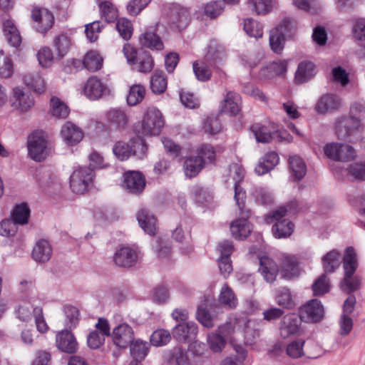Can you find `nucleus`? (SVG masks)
<instances>
[{"label":"nucleus","instance_id":"1","mask_svg":"<svg viewBox=\"0 0 365 365\" xmlns=\"http://www.w3.org/2000/svg\"><path fill=\"white\" fill-rule=\"evenodd\" d=\"M297 202H291L289 205L279 207L266 217L267 223L275 221L272 231L276 238H285L289 237L294 230V224L284 217L294 215L297 212Z\"/></svg>","mask_w":365,"mask_h":365},{"label":"nucleus","instance_id":"2","mask_svg":"<svg viewBox=\"0 0 365 365\" xmlns=\"http://www.w3.org/2000/svg\"><path fill=\"white\" fill-rule=\"evenodd\" d=\"M358 267L357 257L353 247H347L343 259V268L344 277L341 282L340 287L346 293H351L358 290L361 287V279L354 276Z\"/></svg>","mask_w":365,"mask_h":365},{"label":"nucleus","instance_id":"3","mask_svg":"<svg viewBox=\"0 0 365 365\" xmlns=\"http://www.w3.org/2000/svg\"><path fill=\"white\" fill-rule=\"evenodd\" d=\"M164 124L161 112L155 108H149L145 113L139 128L136 127V131L145 136L158 135Z\"/></svg>","mask_w":365,"mask_h":365},{"label":"nucleus","instance_id":"4","mask_svg":"<svg viewBox=\"0 0 365 365\" xmlns=\"http://www.w3.org/2000/svg\"><path fill=\"white\" fill-rule=\"evenodd\" d=\"M94 171L81 166L76 168L70 177V187L76 194H83L93 185Z\"/></svg>","mask_w":365,"mask_h":365},{"label":"nucleus","instance_id":"5","mask_svg":"<svg viewBox=\"0 0 365 365\" xmlns=\"http://www.w3.org/2000/svg\"><path fill=\"white\" fill-rule=\"evenodd\" d=\"M10 105L19 113L29 112L35 105V100L32 94L21 87H15L12 90Z\"/></svg>","mask_w":365,"mask_h":365},{"label":"nucleus","instance_id":"6","mask_svg":"<svg viewBox=\"0 0 365 365\" xmlns=\"http://www.w3.org/2000/svg\"><path fill=\"white\" fill-rule=\"evenodd\" d=\"M27 148L29 155L35 161L41 162L49 154L47 140L38 133H34L29 137Z\"/></svg>","mask_w":365,"mask_h":365},{"label":"nucleus","instance_id":"7","mask_svg":"<svg viewBox=\"0 0 365 365\" xmlns=\"http://www.w3.org/2000/svg\"><path fill=\"white\" fill-rule=\"evenodd\" d=\"M324 317V308L318 299H311L299 309V317L305 322H317Z\"/></svg>","mask_w":365,"mask_h":365},{"label":"nucleus","instance_id":"8","mask_svg":"<svg viewBox=\"0 0 365 365\" xmlns=\"http://www.w3.org/2000/svg\"><path fill=\"white\" fill-rule=\"evenodd\" d=\"M324 151L328 158L338 161L350 160L356 155L355 150L351 146L336 143H327L324 148Z\"/></svg>","mask_w":365,"mask_h":365},{"label":"nucleus","instance_id":"9","mask_svg":"<svg viewBox=\"0 0 365 365\" xmlns=\"http://www.w3.org/2000/svg\"><path fill=\"white\" fill-rule=\"evenodd\" d=\"M293 24L289 19H284L281 24L270 31L269 34V45L271 49L277 53H280L284 48V34L290 31Z\"/></svg>","mask_w":365,"mask_h":365},{"label":"nucleus","instance_id":"10","mask_svg":"<svg viewBox=\"0 0 365 365\" xmlns=\"http://www.w3.org/2000/svg\"><path fill=\"white\" fill-rule=\"evenodd\" d=\"M335 132L339 138L344 140L358 133L361 134L359 120L353 117L340 118L336 122Z\"/></svg>","mask_w":365,"mask_h":365},{"label":"nucleus","instance_id":"11","mask_svg":"<svg viewBox=\"0 0 365 365\" xmlns=\"http://www.w3.org/2000/svg\"><path fill=\"white\" fill-rule=\"evenodd\" d=\"M113 343L118 348L125 349L135 339L133 328L126 323L115 327L111 333Z\"/></svg>","mask_w":365,"mask_h":365},{"label":"nucleus","instance_id":"12","mask_svg":"<svg viewBox=\"0 0 365 365\" xmlns=\"http://www.w3.org/2000/svg\"><path fill=\"white\" fill-rule=\"evenodd\" d=\"M230 175L235 180V200L242 212L245 207V200L246 198L245 191L240 186V182L245 176L244 169L238 164H233L230 167Z\"/></svg>","mask_w":365,"mask_h":365},{"label":"nucleus","instance_id":"13","mask_svg":"<svg viewBox=\"0 0 365 365\" xmlns=\"http://www.w3.org/2000/svg\"><path fill=\"white\" fill-rule=\"evenodd\" d=\"M250 129L256 140L259 143H269L276 137L282 138V133L277 130L273 123H269L267 125L255 123Z\"/></svg>","mask_w":365,"mask_h":365},{"label":"nucleus","instance_id":"14","mask_svg":"<svg viewBox=\"0 0 365 365\" xmlns=\"http://www.w3.org/2000/svg\"><path fill=\"white\" fill-rule=\"evenodd\" d=\"M83 91L88 98L98 100L108 92V87L98 77L91 76L86 81Z\"/></svg>","mask_w":365,"mask_h":365},{"label":"nucleus","instance_id":"15","mask_svg":"<svg viewBox=\"0 0 365 365\" xmlns=\"http://www.w3.org/2000/svg\"><path fill=\"white\" fill-rule=\"evenodd\" d=\"M31 18L36 23V29L41 33L47 31L53 24V14L45 8H34L31 11Z\"/></svg>","mask_w":365,"mask_h":365},{"label":"nucleus","instance_id":"16","mask_svg":"<svg viewBox=\"0 0 365 365\" xmlns=\"http://www.w3.org/2000/svg\"><path fill=\"white\" fill-rule=\"evenodd\" d=\"M300 318L294 314L285 315L279 325V335L282 339H287L297 334L301 329Z\"/></svg>","mask_w":365,"mask_h":365},{"label":"nucleus","instance_id":"17","mask_svg":"<svg viewBox=\"0 0 365 365\" xmlns=\"http://www.w3.org/2000/svg\"><path fill=\"white\" fill-rule=\"evenodd\" d=\"M61 136L68 145H74L80 143L83 133L82 130L71 121H66L61 130Z\"/></svg>","mask_w":365,"mask_h":365},{"label":"nucleus","instance_id":"18","mask_svg":"<svg viewBox=\"0 0 365 365\" xmlns=\"http://www.w3.org/2000/svg\"><path fill=\"white\" fill-rule=\"evenodd\" d=\"M124 187L130 193H141L145 187V179L140 172H127L124 175Z\"/></svg>","mask_w":365,"mask_h":365},{"label":"nucleus","instance_id":"19","mask_svg":"<svg viewBox=\"0 0 365 365\" xmlns=\"http://www.w3.org/2000/svg\"><path fill=\"white\" fill-rule=\"evenodd\" d=\"M241 109V98L239 94L233 91H228L220 103L221 113L235 115Z\"/></svg>","mask_w":365,"mask_h":365},{"label":"nucleus","instance_id":"20","mask_svg":"<svg viewBox=\"0 0 365 365\" xmlns=\"http://www.w3.org/2000/svg\"><path fill=\"white\" fill-rule=\"evenodd\" d=\"M282 276L287 279L297 277L300 274L298 260L294 255H284L281 263Z\"/></svg>","mask_w":365,"mask_h":365},{"label":"nucleus","instance_id":"21","mask_svg":"<svg viewBox=\"0 0 365 365\" xmlns=\"http://www.w3.org/2000/svg\"><path fill=\"white\" fill-rule=\"evenodd\" d=\"M197 334V326L193 322L180 323L173 329V334L180 341H186L195 338Z\"/></svg>","mask_w":365,"mask_h":365},{"label":"nucleus","instance_id":"22","mask_svg":"<svg viewBox=\"0 0 365 365\" xmlns=\"http://www.w3.org/2000/svg\"><path fill=\"white\" fill-rule=\"evenodd\" d=\"M341 106V99L333 94H326L322 96L316 105V110L322 114L334 112Z\"/></svg>","mask_w":365,"mask_h":365},{"label":"nucleus","instance_id":"23","mask_svg":"<svg viewBox=\"0 0 365 365\" xmlns=\"http://www.w3.org/2000/svg\"><path fill=\"white\" fill-rule=\"evenodd\" d=\"M246 324L247 321L244 319H234L220 326L216 331L225 337L227 341L233 344V334L240 331V328Z\"/></svg>","mask_w":365,"mask_h":365},{"label":"nucleus","instance_id":"24","mask_svg":"<svg viewBox=\"0 0 365 365\" xmlns=\"http://www.w3.org/2000/svg\"><path fill=\"white\" fill-rule=\"evenodd\" d=\"M137 259V252L129 247L120 248L114 255V262L120 267H131L136 263Z\"/></svg>","mask_w":365,"mask_h":365},{"label":"nucleus","instance_id":"25","mask_svg":"<svg viewBox=\"0 0 365 365\" xmlns=\"http://www.w3.org/2000/svg\"><path fill=\"white\" fill-rule=\"evenodd\" d=\"M57 347L62 351L73 353L77 349V342L74 336L68 330H63L56 334Z\"/></svg>","mask_w":365,"mask_h":365},{"label":"nucleus","instance_id":"26","mask_svg":"<svg viewBox=\"0 0 365 365\" xmlns=\"http://www.w3.org/2000/svg\"><path fill=\"white\" fill-rule=\"evenodd\" d=\"M53 249L48 241L46 240H38L32 250V258L38 262L44 263L48 262L52 257Z\"/></svg>","mask_w":365,"mask_h":365},{"label":"nucleus","instance_id":"27","mask_svg":"<svg viewBox=\"0 0 365 365\" xmlns=\"http://www.w3.org/2000/svg\"><path fill=\"white\" fill-rule=\"evenodd\" d=\"M23 83L34 92L41 94L46 90L44 78L37 72H29L23 75Z\"/></svg>","mask_w":365,"mask_h":365},{"label":"nucleus","instance_id":"28","mask_svg":"<svg viewBox=\"0 0 365 365\" xmlns=\"http://www.w3.org/2000/svg\"><path fill=\"white\" fill-rule=\"evenodd\" d=\"M259 271L267 282L275 280L278 273V266L276 262L267 256L259 258Z\"/></svg>","mask_w":365,"mask_h":365},{"label":"nucleus","instance_id":"29","mask_svg":"<svg viewBox=\"0 0 365 365\" xmlns=\"http://www.w3.org/2000/svg\"><path fill=\"white\" fill-rule=\"evenodd\" d=\"M105 116L108 126L110 128H123L128 121V115L120 109H110L106 113Z\"/></svg>","mask_w":365,"mask_h":365},{"label":"nucleus","instance_id":"30","mask_svg":"<svg viewBox=\"0 0 365 365\" xmlns=\"http://www.w3.org/2000/svg\"><path fill=\"white\" fill-rule=\"evenodd\" d=\"M137 220L145 232L150 235L155 234L157 220L154 215L150 214L148 210L145 209L140 210L137 213Z\"/></svg>","mask_w":365,"mask_h":365},{"label":"nucleus","instance_id":"31","mask_svg":"<svg viewBox=\"0 0 365 365\" xmlns=\"http://www.w3.org/2000/svg\"><path fill=\"white\" fill-rule=\"evenodd\" d=\"M141 47L152 50L161 51L164 48L161 38L153 31H145L141 34L138 38Z\"/></svg>","mask_w":365,"mask_h":365},{"label":"nucleus","instance_id":"32","mask_svg":"<svg viewBox=\"0 0 365 365\" xmlns=\"http://www.w3.org/2000/svg\"><path fill=\"white\" fill-rule=\"evenodd\" d=\"M40 304L38 299L31 298V299L21 300L16 310V314L19 319L23 322H28L31 319L32 314H34V308Z\"/></svg>","mask_w":365,"mask_h":365},{"label":"nucleus","instance_id":"33","mask_svg":"<svg viewBox=\"0 0 365 365\" xmlns=\"http://www.w3.org/2000/svg\"><path fill=\"white\" fill-rule=\"evenodd\" d=\"M279 161V158L277 153L269 152L261 158L255 168V172L258 175H264L273 169Z\"/></svg>","mask_w":365,"mask_h":365},{"label":"nucleus","instance_id":"34","mask_svg":"<svg viewBox=\"0 0 365 365\" xmlns=\"http://www.w3.org/2000/svg\"><path fill=\"white\" fill-rule=\"evenodd\" d=\"M100 11L101 16L108 23L115 21L118 16L117 8L110 0H96Z\"/></svg>","mask_w":365,"mask_h":365},{"label":"nucleus","instance_id":"35","mask_svg":"<svg viewBox=\"0 0 365 365\" xmlns=\"http://www.w3.org/2000/svg\"><path fill=\"white\" fill-rule=\"evenodd\" d=\"M103 63V58L97 51L91 50L83 56V65L89 71L95 72L100 70Z\"/></svg>","mask_w":365,"mask_h":365},{"label":"nucleus","instance_id":"36","mask_svg":"<svg viewBox=\"0 0 365 365\" xmlns=\"http://www.w3.org/2000/svg\"><path fill=\"white\" fill-rule=\"evenodd\" d=\"M315 74V67L309 61L301 62L295 73L294 81L297 83H303L311 79Z\"/></svg>","mask_w":365,"mask_h":365},{"label":"nucleus","instance_id":"37","mask_svg":"<svg viewBox=\"0 0 365 365\" xmlns=\"http://www.w3.org/2000/svg\"><path fill=\"white\" fill-rule=\"evenodd\" d=\"M251 225L245 218L238 219L230 225L232 235L237 240L246 238L251 232Z\"/></svg>","mask_w":365,"mask_h":365},{"label":"nucleus","instance_id":"38","mask_svg":"<svg viewBox=\"0 0 365 365\" xmlns=\"http://www.w3.org/2000/svg\"><path fill=\"white\" fill-rule=\"evenodd\" d=\"M3 31L8 41L14 47H18L21 43V36L14 23L6 20L3 24Z\"/></svg>","mask_w":365,"mask_h":365},{"label":"nucleus","instance_id":"39","mask_svg":"<svg viewBox=\"0 0 365 365\" xmlns=\"http://www.w3.org/2000/svg\"><path fill=\"white\" fill-rule=\"evenodd\" d=\"M170 21L179 29L185 28L190 21L187 10L183 8H174L170 16Z\"/></svg>","mask_w":365,"mask_h":365},{"label":"nucleus","instance_id":"40","mask_svg":"<svg viewBox=\"0 0 365 365\" xmlns=\"http://www.w3.org/2000/svg\"><path fill=\"white\" fill-rule=\"evenodd\" d=\"M49 112L56 118H66L70 113V109L60 98L53 96L50 101Z\"/></svg>","mask_w":365,"mask_h":365},{"label":"nucleus","instance_id":"41","mask_svg":"<svg viewBox=\"0 0 365 365\" xmlns=\"http://www.w3.org/2000/svg\"><path fill=\"white\" fill-rule=\"evenodd\" d=\"M130 351L134 361L143 360L148 353V344L141 339L133 340L129 344Z\"/></svg>","mask_w":365,"mask_h":365},{"label":"nucleus","instance_id":"42","mask_svg":"<svg viewBox=\"0 0 365 365\" xmlns=\"http://www.w3.org/2000/svg\"><path fill=\"white\" fill-rule=\"evenodd\" d=\"M204 166L203 160L198 157H190L184 163L185 174L189 178L196 176Z\"/></svg>","mask_w":365,"mask_h":365},{"label":"nucleus","instance_id":"43","mask_svg":"<svg viewBox=\"0 0 365 365\" xmlns=\"http://www.w3.org/2000/svg\"><path fill=\"white\" fill-rule=\"evenodd\" d=\"M227 340L217 331L207 334V343L210 349L214 353H220L226 346Z\"/></svg>","mask_w":365,"mask_h":365},{"label":"nucleus","instance_id":"44","mask_svg":"<svg viewBox=\"0 0 365 365\" xmlns=\"http://www.w3.org/2000/svg\"><path fill=\"white\" fill-rule=\"evenodd\" d=\"M322 264L325 272H333L340 265L339 252L336 250L328 252L322 258Z\"/></svg>","mask_w":365,"mask_h":365},{"label":"nucleus","instance_id":"45","mask_svg":"<svg viewBox=\"0 0 365 365\" xmlns=\"http://www.w3.org/2000/svg\"><path fill=\"white\" fill-rule=\"evenodd\" d=\"M305 341L302 339H294L285 347L287 355L292 359H298L303 356L305 353L304 351V346Z\"/></svg>","mask_w":365,"mask_h":365},{"label":"nucleus","instance_id":"46","mask_svg":"<svg viewBox=\"0 0 365 365\" xmlns=\"http://www.w3.org/2000/svg\"><path fill=\"white\" fill-rule=\"evenodd\" d=\"M219 302L223 305L234 309L237 305V299L233 291L228 287L227 284L222 287L220 295Z\"/></svg>","mask_w":365,"mask_h":365},{"label":"nucleus","instance_id":"47","mask_svg":"<svg viewBox=\"0 0 365 365\" xmlns=\"http://www.w3.org/2000/svg\"><path fill=\"white\" fill-rule=\"evenodd\" d=\"M247 6L257 14H266L271 11L273 4L272 0H248Z\"/></svg>","mask_w":365,"mask_h":365},{"label":"nucleus","instance_id":"48","mask_svg":"<svg viewBox=\"0 0 365 365\" xmlns=\"http://www.w3.org/2000/svg\"><path fill=\"white\" fill-rule=\"evenodd\" d=\"M287 67V63L286 61H274L262 71V75L266 77L282 75L286 73Z\"/></svg>","mask_w":365,"mask_h":365},{"label":"nucleus","instance_id":"49","mask_svg":"<svg viewBox=\"0 0 365 365\" xmlns=\"http://www.w3.org/2000/svg\"><path fill=\"white\" fill-rule=\"evenodd\" d=\"M289 161L292 175L296 180L302 179L306 173V165L303 160L300 157L294 155L290 157Z\"/></svg>","mask_w":365,"mask_h":365},{"label":"nucleus","instance_id":"50","mask_svg":"<svg viewBox=\"0 0 365 365\" xmlns=\"http://www.w3.org/2000/svg\"><path fill=\"white\" fill-rule=\"evenodd\" d=\"M30 215V210L26 203H21L15 206L12 211V218L19 225H24L28 222Z\"/></svg>","mask_w":365,"mask_h":365},{"label":"nucleus","instance_id":"51","mask_svg":"<svg viewBox=\"0 0 365 365\" xmlns=\"http://www.w3.org/2000/svg\"><path fill=\"white\" fill-rule=\"evenodd\" d=\"M136 69L141 73H149L154 66V61L151 55L146 51L140 53L138 57Z\"/></svg>","mask_w":365,"mask_h":365},{"label":"nucleus","instance_id":"52","mask_svg":"<svg viewBox=\"0 0 365 365\" xmlns=\"http://www.w3.org/2000/svg\"><path fill=\"white\" fill-rule=\"evenodd\" d=\"M150 88L155 93H162L165 91L167 79L162 72H155L150 80Z\"/></svg>","mask_w":365,"mask_h":365},{"label":"nucleus","instance_id":"53","mask_svg":"<svg viewBox=\"0 0 365 365\" xmlns=\"http://www.w3.org/2000/svg\"><path fill=\"white\" fill-rule=\"evenodd\" d=\"M145 89L139 84L133 85L130 89L127 97V102L130 106H135L143 101L145 97Z\"/></svg>","mask_w":365,"mask_h":365},{"label":"nucleus","instance_id":"54","mask_svg":"<svg viewBox=\"0 0 365 365\" xmlns=\"http://www.w3.org/2000/svg\"><path fill=\"white\" fill-rule=\"evenodd\" d=\"M244 29L251 37L261 38L263 35V27L260 23L252 19L245 20Z\"/></svg>","mask_w":365,"mask_h":365},{"label":"nucleus","instance_id":"55","mask_svg":"<svg viewBox=\"0 0 365 365\" xmlns=\"http://www.w3.org/2000/svg\"><path fill=\"white\" fill-rule=\"evenodd\" d=\"M193 71L196 78L201 81H208L212 75L209 66L203 61H195L192 65Z\"/></svg>","mask_w":365,"mask_h":365},{"label":"nucleus","instance_id":"56","mask_svg":"<svg viewBox=\"0 0 365 365\" xmlns=\"http://www.w3.org/2000/svg\"><path fill=\"white\" fill-rule=\"evenodd\" d=\"M64 312L66 315L65 327L67 329H71L75 328L79 321V312L72 306H66L64 307Z\"/></svg>","mask_w":365,"mask_h":365},{"label":"nucleus","instance_id":"57","mask_svg":"<svg viewBox=\"0 0 365 365\" xmlns=\"http://www.w3.org/2000/svg\"><path fill=\"white\" fill-rule=\"evenodd\" d=\"M53 46L59 57L64 56L68 51L71 46V41L66 35L61 34L56 36L53 41Z\"/></svg>","mask_w":365,"mask_h":365},{"label":"nucleus","instance_id":"58","mask_svg":"<svg viewBox=\"0 0 365 365\" xmlns=\"http://www.w3.org/2000/svg\"><path fill=\"white\" fill-rule=\"evenodd\" d=\"M277 304L284 309H290L294 307L290 291L287 288H282L275 297Z\"/></svg>","mask_w":365,"mask_h":365},{"label":"nucleus","instance_id":"59","mask_svg":"<svg viewBox=\"0 0 365 365\" xmlns=\"http://www.w3.org/2000/svg\"><path fill=\"white\" fill-rule=\"evenodd\" d=\"M171 339L170 332L165 329L155 330L150 336V343L155 346L166 345Z\"/></svg>","mask_w":365,"mask_h":365},{"label":"nucleus","instance_id":"60","mask_svg":"<svg viewBox=\"0 0 365 365\" xmlns=\"http://www.w3.org/2000/svg\"><path fill=\"white\" fill-rule=\"evenodd\" d=\"M116 29L120 36L125 40L131 38L133 28L130 21L125 18H120L117 21Z\"/></svg>","mask_w":365,"mask_h":365},{"label":"nucleus","instance_id":"61","mask_svg":"<svg viewBox=\"0 0 365 365\" xmlns=\"http://www.w3.org/2000/svg\"><path fill=\"white\" fill-rule=\"evenodd\" d=\"M113 151L115 155L120 160H127L133 153L132 147L123 141L117 142L113 148Z\"/></svg>","mask_w":365,"mask_h":365},{"label":"nucleus","instance_id":"62","mask_svg":"<svg viewBox=\"0 0 365 365\" xmlns=\"http://www.w3.org/2000/svg\"><path fill=\"white\" fill-rule=\"evenodd\" d=\"M37 59L41 66L49 68L53 62V52L48 47L41 48L37 53Z\"/></svg>","mask_w":365,"mask_h":365},{"label":"nucleus","instance_id":"63","mask_svg":"<svg viewBox=\"0 0 365 365\" xmlns=\"http://www.w3.org/2000/svg\"><path fill=\"white\" fill-rule=\"evenodd\" d=\"M329 281L325 274H322L312 284L314 295H322L327 293L329 292Z\"/></svg>","mask_w":365,"mask_h":365},{"label":"nucleus","instance_id":"64","mask_svg":"<svg viewBox=\"0 0 365 365\" xmlns=\"http://www.w3.org/2000/svg\"><path fill=\"white\" fill-rule=\"evenodd\" d=\"M353 36L359 41H365V19H356L353 21Z\"/></svg>","mask_w":365,"mask_h":365}]
</instances>
